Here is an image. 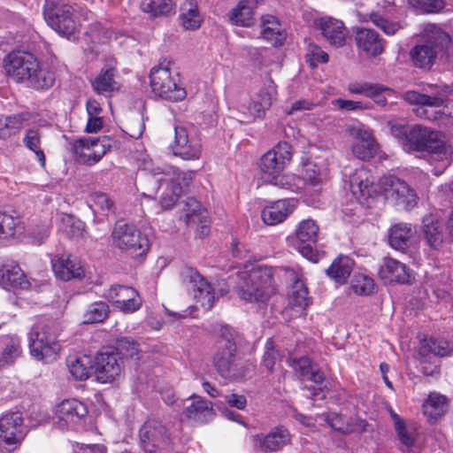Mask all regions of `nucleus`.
Wrapping results in <instances>:
<instances>
[{"label": "nucleus", "mask_w": 453, "mask_h": 453, "mask_svg": "<svg viewBox=\"0 0 453 453\" xmlns=\"http://www.w3.org/2000/svg\"><path fill=\"white\" fill-rule=\"evenodd\" d=\"M6 75L17 83H27L35 90H47L55 82V73L38 58L26 50H12L3 61Z\"/></svg>", "instance_id": "nucleus-1"}, {"label": "nucleus", "mask_w": 453, "mask_h": 453, "mask_svg": "<svg viewBox=\"0 0 453 453\" xmlns=\"http://www.w3.org/2000/svg\"><path fill=\"white\" fill-rule=\"evenodd\" d=\"M391 134L409 151L446 155L448 147L442 139V133L420 124L413 126L395 124Z\"/></svg>", "instance_id": "nucleus-2"}, {"label": "nucleus", "mask_w": 453, "mask_h": 453, "mask_svg": "<svg viewBox=\"0 0 453 453\" xmlns=\"http://www.w3.org/2000/svg\"><path fill=\"white\" fill-rule=\"evenodd\" d=\"M58 337V327L54 319L44 316L37 318L27 333L31 357L44 364L57 360L61 350Z\"/></svg>", "instance_id": "nucleus-3"}, {"label": "nucleus", "mask_w": 453, "mask_h": 453, "mask_svg": "<svg viewBox=\"0 0 453 453\" xmlns=\"http://www.w3.org/2000/svg\"><path fill=\"white\" fill-rule=\"evenodd\" d=\"M292 147L287 142H279L265 153L258 164L261 178L265 182L282 189L296 188L295 174H283L286 165L291 161Z\"/></svg>", "instance_id": "nucleus-4"}, {"label": "nucleus", "mask_w": 453, "mask_h": 453, "mask_svg": "<svg viewBox=\"0 0 453 453\" xmlns=\"http://www.w3.org/2000/svg\"><path fill=\"white\" fill-rule=\"evenodd\" d=\"M250 266V269L245 267L244 271L238 273L243 286L237 287L236 293L246 302L265 303L276 292L273 270L263 265Z\"/></svg>", "instance_id": "nucleus-5"}, {"label": "nucleus", "mask_w": 453, "mask_h": 453, "mask_svg": "<svg viewBox=\"0 0 453 453\" xmlns=\"http://www.w3.org/2000/svg\"><path fill=\"white\" fill-rule=\"evenodd\" d=\"M451 37L434 24H428L424 29L423 41L410 51L414 66L429 70L435 63L439 52L448 50Z\"/></svg>", "instance_id": "nucleus-6"}, {"label": "nucleus", "mask_w": 453, "mask_h": 453, "mask_svg": "<svg viewBox=\"0 0 453 453\" xmlns=\"http://www.w3.org/2000/svg\"><path fill=\"white\" fill-rule=\"evenodd\" d=\"M42 13L46 23L68 39L79 32L80 23L72 4L65 0H45Z\"/></svg>", "instance_id": "nucleus-7"}, {"label": "nucleus", "mask_w": 453, "mask_h": 453, "mask_svg": "<svg viewBox=\"0 0 453 453\" xmlns=\"http://www.w3.org/2000/svg\"><path fill=\"white\" fill-rule=\"evenodd\" d=\"M112 245L132 257L144 256L149 249L150 242L146 235L134 225L125 220H118L111 234Z\"/></svg>", "instance_id": "nucleus-8"}, {"label": "nucleus", "mask_w": 453, "mask_h": 453, "mask_svg": "<svg viewBox=\"0 0 453 453\" xmlns=\"http://www.w3.org/2000/svg\"><path fill=\"white\" fill-rule=\"evenodd\" d=\"M138 442L143 453H161L174 445L170 429L161 420L147 419L139 428Z\"/></svg>", "instance_id": "nucleus-9"}, {"label": "nucleus", "mask_w": 453, "mask_h": 453, "mask_svg": "<svg viewBox=\"0 0 453 453\" xmlns=\"http://www.w3.org/2000/svg\"><path fill=\"white\" fill-rule=\"evenodd\" d=\"M125 372L124 360L112 346L104 347L93 358V375L101 384L118 381Z\"/></svg>", "instance_id": "nucleus-10"}, {"label": "nucleus", "mask_w": 453, "mask_h": 453, "mask_svg": "<svg viewBox=\"0 0 453 453\" xmlns=\"http://www.w3.org/2000/svg\"><path fill=\"white\" fill-rule=\"evenodd\" d=\"M170 65L171 62L165 59L154 66L150 73V84L156 96L168 101H181L186 97L187 92L172 76Z\"/></svg>", "instance_id": "nucleus-11"}, {"label": "nucleus", "mask_w": 453, "mask_h": 453, "mask_svg": "<svg viewBox=\"0 0 453 453\" xmlns=\"http://www.w3.org/2000/svg\"><path fill=\"white\" fill-rule=\"evenodd\" d=\"M237 357V347L231 332L223 327L213 344L212 364L217 372L225 379L232 377Z\"/></svg>", "instance_id": "nucleus-12"}, {"label": "nucleus", "mask_w": 453, "mask_h": 453, "mask_svg": "<svg viewBox=\"0 0 453 453\" xmlns=\"http://www.w3.org/2000/svg\"><path fill=\"white\" fill-rule=\"evenodd\" d=\"M113 143L114 140L108 135L98 138L82 137L71 142L72 153L79 164L91 166L111 150Z\"/></svg>", "instance_id": "nucleus-13"}, {"label": "nucleus", "mask_w": 453, "mask_h": 453, "mask_svg": "<svg viewBox=\"0 0 453 453\" xmlns=\"http://www.w3.org/2000/svg\"><path fill=\"white\" fill-rule=\"evenodd\" d=\"M27 432L20 411H6L0 417V446L12 452L24 441Z\"/></svg>", "instance_id": "nucleus-14"}, {"label": "nucleus", "mask_w": 453, "mask_h": 453, "mask_svg": "<svg viewBox=\"0 0 453 453\" xmlns=\"http://www.w3.org/2000/svg\"><path fill=\"white\" fill-rule=\"evenodd\" d=\"M319 226L312 219H303L296 226L295 237L296 249L305 258L316 262L318 260L317 242L319 238Z\"/></svg>", "instance_id": "nucleus-15"}, {"label": "nucleus", "mask_w": 453, "mask_h": 453, "mask_svg": "<svg viewBox=\"0 0 453 453\" xmlns=\"http://www.w3.org/2000/svg\"><path fill=\"white\" fill-rule=\"evenodd\" d=\"M104 296L116 309L127 314L137 311L142 305L138 291L129 286L112 285Z\"/></svg>", "instance_id": "nucleus-16"}, {"label": "nucleus", "mask_w": 453, "mask_h": 453, "mask_svg": "<svg viewBox=\"0 0 453 453\" xmlns=\"http://www.w3.org/2000/svg\"><path fill=\"white\" fill-rule=\"evenodd\" d=\"M181 277L184 281L192 284L196 303H200L204 310L211 309L215 300L211 284L192 267H185L181 272Z\"/></svg>", "instance_id": "nucleus-17"}, {"label": "nucleus", "mask_w": 453, "mask_h": 453, "mask_svg": "<svg viewBox=\"0 0 453 453\" xmlns=\"http://www.w3.org/2000/svg\"><path fill=\"white\" fill-rule=\"evenodd\" d=\"M349 186L353 196L360 203H365L378 194L375 177L365 167L356 169L350 175Z\"/></svg>", "instance_id": "nucleus-18"}, {"label": "nucleus", "mask_w": 453, "mask_h": 453, "mask_svg": "<svg viewBox=\"0 0 453 453\" xmlns=\"http://www.w3.org/2000/svg\"><path fill=\"white\" fill-rule=\"evenodd\" d=\"M314 26L331 46L341 48L345 45L349 30L341 19L321 17L314 20Z\"/></svg>", "instance_id": "nucleus-19"}, {"label": "nucleus", "mask_w": 453, "mask_h": 453, "mask_svg": "<svg viewBox=\"0 0 453 453\" xmlns=\"http://www.w3.org/2000/svg\"><path fill=\"white\" fill-rule=\"evenodd\" d=\"M51 266L55 276L65 281L81 279L84 276L81 261L69 253L56 255L51 259Z\"/></svg>", "instance_id": "nucleus-20"}, {"label": "nucleus", "mask_w": 453, "mask_h": 453, "mask_svg": "<svg viewBox=\"0 0 453 453\" xmlns=\"http://www.w3.org/2000/svg\"><path fill=\"white\" fill-rule=\"evenodd\" d=\"M171 149L174 156L184 160H196L201 156L200 144L189 139L187 129L182 126H175Z\"/></svg>", "instance_id": "nucleus-21"}, {"label": "nucleus", "mask_w": 453, "mask_h": 453, "mask_svg": "<svg viewBox=\"0 0 453 453\" xmlns=\"http://www.w3.org/2000/svg\"><path fill=\"white\" fill-rule=\"evenodd\" d=\"M254 446L264 452H273L281 449L289 443L288 431L282 427L273 428L268 434H257L252 436Z\"/></svg>", "instance_id": "nucleus-22"}, {"label": "nucleus", "mask_w": 453, "mask_h": 453, "mask_svg": "<svg viewBox=\"0 0 453 453\" xmlns=\"http://www.w3.org/2000/svg\"><path fill=\"white\" fill-rule=\"evenodd\" d=\"M357 50L368 57H377L384 51V40L374 30L358 28L355 35Z\"/></svg>", "instance_id": "nucleus-23"}, {"label": "nucleus", "mask_w": 453, "mask_h": 453, "mask_svg": "<svg viewBox=\"0 0 453 453\" xmlns=\"http://www.w3.org/2000/svg\"><path fill=\"white\" fill-rule=\"evenodd\" d=\"M87 414V405L76 398L65 399L56 406L58 418L67 426L78 423Z\"/></svg>", "instance_id": "nucleus-24"}, {"label": "nucleus", "mask_w": 453, "mask_h": 453, "mask_svg": "<svg viewBox=\"0 0 453 453\" xmlns=\"http://www.w3.org/2000/svg\"><path fill=\"white\" fill-rule=\"evenodd\" d=\"M296 205L294 200L280 199L270 203L261 211V219L265 225L276 226L286 220Z\"/></svg>", "instance_id": "nucleus-25"}, {"label": "nucleus", "mask_w": 453, "mask_h": 453, "mask_svg": "<svg viewBox=\"0 0 453 453\" xmlns=\"http://www.w3.org/2000/svg\"><path fill=\"white\" fill-rule=\"evenodd\" d=\"M379 274L381 280L389 284L410 283L411 274L409 268L405 264L392 257L384 258V263L379 272Z\"/></svg>", "instance_id": "nucleus-26"}, {"label": "nucleus", "mask_w": 453, "mask_h": 453, "mask_svg": "<svg viewBox=\"0 0 453 453\" xmlns=\"http://www.w3.org/2000/svg\"><path fill=\"white\" fill-rule=\"evenodd\" d=\"M2 351L0 354V368L13 365L23 356L22 342L16 334H6L0 338Z\"/></svg>", "instance_id": "nucleus-27"}, {"label": "nucleus", "mask_w": 453, "mask_h": 453, "mask_svg": "<svg viewBox=\"0 0 453 453\" xmlns=\"http://www.w3.org/2000/svg\"><path fill=\"white\" fill-rule=\"evenodd\" d=\"M357 141L352 145L351 150L354 157L362 160L369 161L377 153V142L370 130L359 128L357 130Z\"/></svg>", "instance_id": "nucleus-28"}, {"label": "nucleus", "mask_w": 453, "mask_h": 453, "mask_svg": "<svg viewBox=\"0 0 453 453\" xmlns=\"http://www.w3.org/2000/svg\"><path fill=\"white\" fill-rule=\"evenodd\" d=\"M260 27L262 37L267 42L276 48L283 45L287 38V33L275 16L271 14L263 15Z\"/></svg>", "instance_id": "nucleus-29"}, {"label": "nucleus", "mask_w": 453, "mask_h": 453, "mask_svg": "<svg viewBox=\"0 0 453 453\" xmlns=\"http://www.w3.org/2000/svg\"><path fill=\"white\" fill-rule=\"evenodd\" d=\"M354 266L355 261L350 257L340 254L332 261L325 272L330 280L339 285H344L348 282Z\"/></svg>", "instance_id": "nucleus-30"}, {"label": "nucleus", "mask_w": 453, "mask_h": 453, "mask_svg": "<svg viewBox=\"0 0 453 453\" xmlns=\"http://www.w3.org/2000/svg\"><path fill=\"white\" fill-rule=\"evenodd\" d=\"M391 196H395L397 204L402 205L404 209L414 207L418 201V196L413 188H411L403 180L391 176L388 179Z\"/></svg>", "instance_id": "nucleus-31"}, {"label": "nucleus", "mask_w": 453, "mask_h": 453, "mask_svg": "<svg viewBox=\"0 0 453 453\" xmlns=\"http://www.w3.org/2000/svg\"><path fill=\"white\" fill-rule=\"evenodd\" d=\"M29 285L27 277L16 263L0 265V286L7 289L26 288Z\"/></svg>", "instance_id": "nucleus-32"}, {"label": "nucleus", "mask_w": 453, "mask_h": 453, "mask_svg": "<svg viewBox=\"0 0 453 453\" xmlns=\"http://www.w3.org/2000/svg\"><path fill=\"white\" fill-rule=\"evenodd\" d=\"M117 70L113 67H104L100 73L91 81L93 90L98 95L111 96L114 92L119 90V84L115 80Z\"/></svg>", "instance_id": "nucleus-33"}, {"label": "nucleus", "mask_w": 453, "mask_h": 453, "mask_svg": "<svg viewBox=\"0 0 453 453\" xmlns=\"http://www.w3.org/2000/svg\"><path fill=\"white\" fill-rule=\"evenodd\" d=\"M423 414L429 424H434L443 417L448 410L447 397L438 394L431 393L423 403Z\"/></svg>", "instance_id": "nucleus-34"}, {"label": "nucleus", "mask_w": 453, "mask_h": 453, "mask_svg": "<svg viewBox=\"0 0 453 453\" xmlns=\"http://www.w3.org/2000/svg\"><path fill=\"white\" fill-rule=\"evenodd\" d=\"M189 398L193 402L183 411L188 419L205 423L215 415L211 403L195 394L190 395Z\"/></svg>", "instance_id": "nucleus-35"}, {"label": "nucleus", "mask_w": 453, "mask_h": 453, "mask_svg": "<svg viewBox=\"0 0 453 453\" xmlns=\"http://www.w3.org/2000/svg\"><path fill=\"white\" fill-rule=\"evenodd\" d=\"M66 366L74 380L85 381L93 372V358L88 355H70L66 357Z\"/></svg>", "instance_id": "nucleus-36"}, {"label": "nucleus", "mask_w": 453, "mask_h": 453, "mask_svg": "<svg viewBox=\"0 0 453 453\" xmlns=\"http://www.w3.org/2000/svg\"><path fill=\"white\" fill-rule=\"evenodd\" d=\"M23 229L22 219L17 211L10 213L0 210V241L15 238Z\"/></svg>", "instance_id": "nucleus-37"}, {"label": "nucleus", "mask_w": 453, "mask_h": 453, "mask_svg": "<svg viewBox=\"0 0 453 453\" xmlns=\"http://www.w3.org/2000/svg\"><path fill=\"white\" fill-rule=\"evenodd\" d=\"M413 232L411 226L407 223H397L389 228L388 242L389 245L400 251H404L409 248L411 238Z\"/></svg>", "instance_id": "nucleus-38"}, {"label": "nucleus", "mask_w": 453, "mask_h": 453, "mask_svg": "<svg viewBox=\"0 0 453 453\" xmlns=\"http://www.w3.org/2000/svg\"><path fill=\"white\" fill-rule=\"evenodd\" d=\"M179 19L187 30H196L201 27L203 17L195 0H186L181 4Z\"/></svg>", "instance_id": "nucleus-39"}, {"label": "nucleus", "mask_w": 453, "mask_h": 453, "mask_svg": "<svg viewBox=\"0 0 453 453\" xmlns=\"http://www.w3.org/2000/svg\"><path fill=\"white\" fill-rule=\"evenodd\" d=\"M295 184L296 188L288 189L291 192H298L300 189L305 187L316 188L321 184V178L319 170L315 164L311 162L306 163L303 165L301 175H296Z\"/></svg>", "instance_id": "nucleus-40"}, {"label": "nucleus", "mask_w": 453, "mask_h": 453, "mask_svg": "<svg viewBox=\"0 0 453 453\" xmlns=\"http://www.w3.org/2000/svg\"><path fill=\"white\" fill-rule=\"evenodd\" d=\"M423 232L427 243L432 248H437L442 243V228L439 219L433 215L423 218Z\"/></svg>", "instance_id": "nucleus-41"}, {"label": "nucleus", "mask_w": 453, "mask_h": 453, "mask_svg": "<svg viewBox=\"0 0 453 453\" xmlns=\"http://www.w3.org/2000/svg\"><path fill=\"white\" fill-rule=\"evenodd\" d=\"M418 352L421 356L434 354L443 357L451 355L453 349L450 348L449 342L431 337L421 342Z\"/></svg>", "instance_id": "nucleus-42"}, {"label": "nucleus", "mask_w": 453, "mask_h": 453, "mask_svg": "<svg viewBox=\"0 0 453 453\" xmlns=\"http://www.w3.org/2000/svg\"><path fill=\"white\" fill-rule=\"evenodd\" d=\"M174 4L172 0H142L141 9L148 13L150 18L166 17L173 10Z\"/></svg>", "instance_id": "nucleus-43"}, {"label": "nucleus", "mask_w": 453, "mask_h": 453, "mask_svg": "<svg viewBox=\"0 0 453 453\" xmlns=\"http://www.w3.org/2000/svg\"><path fill=\"white\" fill-rule=\"evenodd\" d=\"M41 134L38 129L30 128L26 131V134L22 139L24 146L33 151L35 155V158L42 167L46 165V157L41 148Z\"/></svg>", "instance_id": "nucleus-44"}, {"label": "nucleus", "mask_w": 453, "mask_h": 453, "mask_svg": "<svg viewBox=\"0 0 453 453\" xmlns=\"http://www.w3.org/2000/svg\"><path fill=\"white\" fill-rule=\"evenodd\" d=\"M255 13L251 7L248 6L244 1H241L230 14V21L239 27H249L255 24Z\"/></svg>", "instance_id": "nucleus-45"}, {"label": "nucleus", "mask_w": 453, "mask_h": 453, "mask_svg": "<svg viewBox=\"0 0 453 453\" xmlns=\"http://www.w3.org/2000/svg\"><path fill=\"white\" fill-rule=\"evenodd\" d=\"M308 293L305 284L296 278L288 294L289 304L305 310L310 304Z\"/></svg>", "instance_id": "nucleus-46"}, {"label": "nucleus", "mask_w": 453, "mask_h": 453, "mask_svg": "<svg viewBox=\"0 0 453 453\" xmlns=\"http://www.w3.org/2000/svg\"><path fill=\"white\" fill-rule=\"evenodd\" d=\"M266 110H268V108L264 107V104L258 100L250 101L247 105H241L239 111L241 119L239 121L245 124L252 123L257 119L264 118Z\"/></svg>", "instance_id": "nucleus-47"}, {"label": "nucleus", "mask_w": 453, "mask_h": 453, "mask_svg": "<svg viewBox=\"0 0 453 453\" xmlns=\"http://www.w3.org/2000/svg\"><path fill=\"white\" fill-rule=\"evenodd\" d=\"M110 308L105 302H95L85 311L83 322L86 324L101 323L108 318Z\"/></svg>", "instance_id": "nucleus-48"}, {"label": "nucleus", "mask_w": 453, "mask_h": 453, "mask_svg": "<svg viewBox=\"0 0 453 453\" xmlns=\"http://www.w3.org/2000/svg\"><path fill=\"white\" fill-rule=\"evenodd\" d=\"M196 173V171L189 170L181 172L176 168V172L172 174L170 181L171 188L173 189L174 192L183 195L189 189Z\"/></svg>", "instance_id": "nucleus-49"}, {"label": "nucleus", "mask_w": 453, "mask_h": 453, "mask_svg": "<svg viewBox=\"0 0 453 453\" xmlns=\"http://www.w3.org/2000/svg\"><path fill=\"white\" fill-rule=\"evenodd\" d=\"M403 99L411 105H429L430 107H441L444 100L440 96H431L414 90H408L403 95Z\"/></svg>", "instance_id": "nucleus-50"}, {"label": "nucleus", "mask_w": 453, "mask_h": 453, "mask_svg": "<svg viewBox=\"0 0 453 453\" xmlns=\"http://www.w3.org/2000/svg\"><path fill=\"white\" fill-rule=\"evenodd\" d=\"M113 349H115L123 358H140V344L131 337L124 336L118 338L116 340V346H114Z\"/></svg>", "instance_id": "nucleus-51"}, {"label": "nucleus", "mask_w": 453, "mask_h": 453, "mask_svg": "<svg viewBox=\"0 0 453 453\" xmlns=\"http://www.w3.org/2000/svg\"><path fill=\"white\" fill-rule=\"evenodd\" d=\"M31 117L32 115L28 111L4 115V125L6 131H8V138L17 134L23 128L25 123L31 119Z\"/></svg>", "instance_id": "nucleus-52"}, {"label": "nucleus", "mask_w": 453, "mask_h": 453, "mask_svg": "<svg viewBox=\"0 0 453 453\" xmlns=\"http://www.w3.org/2000/svg\"><path fill=\"white\" fill-rule=\"evenodd\" d=\"M60 229L70 239H81L84 237L85 224L72 216H67L63 219Z\"/></svg>", "instance_id": "nucleus-53"}, {"label": "nucleus", "mask_w": 453, "mask_h": 453, "mask_svg": "<svg viewBox=\"0 0 453 453\" xmlns=\"http://www.w3.org/2000/svg\"><path fill=\"white\" fill-rule=\"evenodd\" d=\"M350 289L357 296H369L374 292L375 283L372 278L359 273L355 275Z\"/></svg>", "instance_id": "nucleus-54"}, {"label": "nucleus", "mask_w": 453, "mask_h": 453, "mask_svg": "<svg viewBox=\"0 0 453 453\" xmlns=\"http://www.w3.org/2000/svg\"><path fill=\"white\" fill-rule=\"evenodd\" d=\"M280 352L275 348L273 340L272 338L267 339L265 345L262 365L265 366L268 372H273L276 363L280 361Z\"/></svg>", "instance_id": "nucleus-55"}, {"label": "nucleus", "mask_w": 453, "mask_h": 453, "mask_svg": "<svg viewBox=\"0 0 453 453\" xmlns=\"http://www.w3.org/2000/svg\"><path fill=\"white\" fill-rule=\"evenodd\" d=\"M329 60L328 54L320 46L309 43L305 53V61L311 68H316L319 64H326Z\"/></svg>", "instance_id": "nucleus-56"}, {"label": "nucleus", "mask_w": 453, "mask_h": 453, "mask_svg": "<svg viewBox=\"0 0 453 453\" xmlns=\"http://www.w3.org/2000/svg\"><path fill=\"white\" fill-rule=\"evenodd\" d=\"M370 19L374 26L381 29L387 35H393L402 28L399 22L388 20L377 12L371 13Z\"/></svg>", "instance_id": "nucleus-57"}, {"label": "nucleus", "mask_w": 453, "mask_h": 453, "mask_svg": "<svg viewBox=\"0 0 453 453\" xmlns=\"http://www.w3.org/2000/svg\"><path fill=\"white\" fill-rule=\"evenodd\" d=\"M202 211V205L195 197H188L183 203L182 213L180 219L183 220L187 225L194 220V217H197Z\"/></svg>", "instance_id": "nucleus-58"}, {"label": "nucleus", "mask_w": 453, "mask_h": 453, "mask_svg": "<svg viewBox=\"0 0 453 453\" xmlns=\"http://www.w3.org/2000/svg\"><path fill=\"white\" fill-rule=\"evenodd\" d=\"M326 420L334 430L343 434H349V418L337 412H330L327 414Z\"/></svg>", "instance_id": "nucleus-59"}, {"label": "nucleus", "mask_w": 453, "mask_h": 453, "mask_svg": "<svg viewBox=\"0 0 453 453\" xmlns=\"http://www.w3.org/2000/svg\"><path fill=\"white\" fill-rule=\"evenodd\" d=\"M409 4L426 13H437L444 8L443 0H408Z\"/></svg>", "instance_id": "nucleus-60"}, {"label": "nucleus", "mask_w": 453, "mask_h": 453, "mask_svg": "<svg viewBox=\"0 0 453 453\" xmlns=\"http://www.w3.org/2000/svg\"><path fill=\"white\" fill-rule=\"evenodd\" d=\"M380 88L377 87V83L370 82H351L348 86V90L350 94L363 95L366 97L374 96L375 92Z\"/></svg>", "instance_id": "nucleus-61"}, {"label": "nucleus", "mask_w": 453, "mask_h": 453, "mask_svg": "<svg viewBox=\"0 0 453 453\" xmlns=\"http://www.w3.org/2000/svg\"><path fill=\"white\" fill-rule=\"evenodd\" d=\"M95 204L102 211V212L108 216L109 214L115 213V205L113 201L109 196L103 192H96L92 196Z\"/></svg>", "instance_id": "nucleus-62"}, {"label": "nucleus", "mask_w": 453, "mask_h": 453, "mask_svg": "<svg viewBox=\"0 0 453 453\" xmlns=\"http://www.w3.org/2000/svg\"><path fill=\"white\" fill-rule=\"evenodd\" d=\"M314 364L311 358L308 357H301L299 358H295L292 360L291 366L294 371L303 378L311 373V370L314 367Z\"/></svg>", "instance_id": "nucleus-63"}, {"label": "nucleus", "mask_w": 453, "mask_h": 453, "mask_svg": "<svg viewBox=\"0 0 453 453\" xmlns=\"http://www.w3.org/2000/svg\"><path fill=\"white\" fill-rule=\"evenodd\" d=\"M396 435L400 441V442L406 446L407 448H411L415 443V436L413 433L407 428L405 422L395 427Z\"/></svg>", "instance_id": "nucleus-64"}]
</instances>
